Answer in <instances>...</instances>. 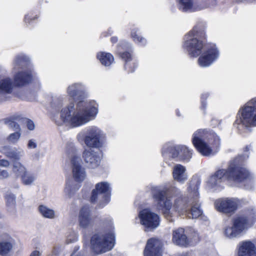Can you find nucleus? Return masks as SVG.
Listing matches in <instances>:
<instances>
[{"instance_id": "nucleus-56", "label": "nucleus", "mask_w": 256, "mask_h": 256, "mask_svg": "<svg viewBox=\"0 0 256 256\" xmlns=\"http://www.w3.org/2000/svg\"><path fill=\"white\" fill-rule=\"evenodd\" d=\"M71 256H75L74 254H72Z\"/></svg>"}, {"instance_id": "nucleus-48", "label": "nucleus", "mask_w": 256, "mask_h": 256, "mask_svg": "<svg viewBox=\"0 0 256 256\" xmlns=\"http://www.w3.org/2000/svg\"><path fill=\"white\" fill-rule=\"evenodd\" d=\"M64 192L66 194H68V196H70L72 194V192H71V186L69 184H66L64 188Z\"/></svg>"}, {"instance_id": "nucleus-30", "label": "nucleus", "mask_w": 256, "mask_h": 256, "mask_svg": "<svg viewBox=\"0 0 256 256\" xmlns=\"http://www.w3.org/2000/svg\"><path fill=\"white\" fill-rule=\"evenodd\" d=\"M84 141L86 146L90 148H98L102 147L105 142L104 140L88 135L85 136Z\"/></svg>"}, {"instance_id": "nucleus-23", "label": "nucleus", "mask_w": 256, "mask_h": 256, "mask_svg": "<svg viewBox=\"0 0 256 256\" xmlns=\"http://www.w3.org/2000/svg\"><path fill=\"white\" fill-rule=\"evenodd\" d=\"M14 79L16 84L18 86H24L33 80V76L30 72L20 71L14 76Z\"/></svg>"}, {"instance_id": "nucleus-25", "label": "nucleus", "mask_w": 256, "mask_h": 256, "mask_svg": "<svg viewBox=\"0 0 256 256\" xmlns=\"http://www.w3.org/2000/svg\"><path fill=\"white\" fill-rule=\"evenodd\" d=\"M172 241L174 244L186 246L188 244V240L182 228H178L173 232Z\"/></svg>"}, {"instance_id": "nucleus-17", "label": "nucleus", "mask_w": 256, "mask_h": 256, "mask_svg": "<svg viewBox=\"0 0 256 256\" xmlns=\"http://www.w3.org/2000/svg\"><path fill=\"white\" fill-rule=\"evenodd\" d=\"M110 188L109 184L106 182H101L97 184L96 186V188L92 192L91 196V201L94 202L99 198H104L106 204L109 200V198L106 196L110 192Z\"/></svg>"}, {"instance_id": "nucleus-44", "label": "nucleus", "mask_w": 256, "mask_h": 256, "mask_svg": "<svg viewBox=\"0 0 256 256\" xmlns=\"http://www.w3.org/2000/svg\"><path fill=\"white\" fill-rule=\"evenodd\" d=\"M10 166L9 160L6 159H0V166L3 168H8Z\"/></svg>"}, {"instance_id": "nucleus-11", "label": "nucleus", "mask_w": 256, "mask_h": 256, "mask_svg": "<svg viewBox=\"0 0 256 256\" xmlns=\"http://www.w3.org/2000/svg\"><path fill=\"white\" fill-rule=\"evenodd\" d=\"M138 216L140 224L148 230L155 229L160 225V216L149 209H144L140 210Z\"/></svg>"}, {"instance_id": "nucleus-15", "label": "nucleus", "mask_w": 256, "mask_h": 256, "mask_svg": "<svg viewBox=\"0 0 256 256\" xmlns=\"http://www.w3.org/2000/svg\"><path fill=\"white\" fill-rule=\"evenodd\" d=\"M82 158L87 166L91 168H97L101 161V157L98 154L90 148L84 150Z\"/></svg>"}, {"instance_id": "nucleus-34", "label": "nucleus", "mask_w": 256, "mask_h": 256, "mask_svg": "<svg viewBox=\"0 0 256 256\" xmlns=\"http://www.w3.org/2000/svg\"><path fill=\"white\" fill-rule=\"evenodd\" d=\"M28 64V60L23 56H18L14 62L13 70L20 68L23 69Z\"/></svg>"}, {"instance_id": "nucleus-6", "label": "nucleus", "mask_w": 256, "mask_h": 256, "mask_svg": "<svg viewBox=\"0 0 256 256\" xmlns=\"http://www.w3.org/2000/svg\"><path fill=\"white\" fill-rule=\"evenodd\" d=\"M236 122L246 128L256 126V97L251 99L240 109Z\"/></svg>"}, {"instance_id": "nucleus-18", "label": "nucleus", "mask_w": 256, "mask_h": 256, "mask_svg": "<svg viewBox=\"0 0 256 256\" xmlns=\"http://www.w3.org/2000/svg\"><path fill=\"white\" fill-rule=\"evenodd\" d=\"M237 256H256V248L250 241H244L238 246Z\"/></svg>"}, {"instance_id": "nucleus-47", "label": "nucleus", "mask_w": 256, "mask_h": 256, "mask_svg": "<svg viewBox=\"0 0 256 256\" xmlns=\"http://www.w3.org/2000/svg\"><path fill=\"white\" fill-rule=\"evenodd\" d=\"M130 46V44L126 43V42H120L118 44V48H122L123 49H126Z\"/></svg>"}, {"instance_id": "nucleus-55", "label": "nucleus", "mask_w": 256, "mask_h": 256, "mask_svg": "<svg viewBox=\"0 0 256 256\" xmlns=\"http://www.w3.org/2000/svg\"><path fill=\"white\" fill-rule=\"evenodd\" d=\"M80 134H78V140H80Z\"/></svg>"}, {"instance_id": "nucleus-4", "label": "nucleus", "mask_w": 256, "mask_h": 256, "mask_svg": "<svg viewBox=\"0 0 256 256\" xmlns=\"http://www.w3.org/2000/svg\"><path fill=\"white\" fill-rule=\"evenodd\" d=\"M204 29L202 24H198L185 36L184 48L191 56L197 57L202 53V39L205 37Z\"/></svg>"}, {"instance_id": "nucleus-2", "label": "nucleus", "mask_w": 256, "mask_h": 256, "mask_svg": "<svg viewBox=\"0 0 256 256\" xmlns=\"http://www.w3.org/2000/svg\"><path fill=\"white\" fill-rule=\"evenodd\" d=\"M240 158L232 161L227 170H220L211 176L208 181V186L210 188H216L225 180L240 182L250 176V174L239 164Z\"/></svg>"}, {"instance_id": "nucleus-39", "label": "nucleus", "mask_w": 256, "mask_h": 256, "mask_svg": "<svg viewBox=\"0 0 256 256\" xmlns=\"http://www.w3.org/2000/svg\"><path fill=\"white\" fill-rule=\"evenodd\" d=\"M21 136V132H16L9 134L7 137V141L11 144H16L18 142Z\"/></svg>"}, {"instance_id": "nucleus-14", "label": "nucleus", "mask_w": 256, "mask_h": 256, "mask_svg": "<svg viewBox=\"0 0 256 256\" xmlns=\"http://www.w3.org/2000/svg\"><path fill=\"white\" fill-rule=\"evenodd\" d=\"M178 9L184 12H193L208 7L200 2L194 0H177Z\"/></svg>"}, {"instance_id": "nucleus-29", "label": "nucleus", "mask_w": 256, "mask_h": 256, "mask_svg": "<svg viewBox=\"0 0 256 256\" xmlns=\"http://www.w3.org/2000/svg\"><path fill=\"white\" fill-rule=\"evenodd\" d=\"M27 170L26 166L22 162L18 161L12 162V172L16 178H20Z\"/></svg>"}, {"instance_id": "nucleus-19", "label": "nucleus", "mask_w": 256, "mask_h": 256, "mask_svg": "<svg viewBox=\"0 0 256 256\" xmlns=\"http://www.w3.org/2000/svg\"><path fill=\"white\" fill-rule=\"evenodd\" d=\"M14 246V241L10 236H0V256H5L11 252Z\"/></svg>"}, {"instance_id": "nucleus-16", "label": "nucleus", "mask_w": 256, "mask_h": 256, "mask_svg": "<svg viewBox=\"0 0 256 256\" xmlns=\"http://www.w3.org/2000/svg\"><path fill=\"white\" fill-rule=\"evenodd\" d=\"M162 246L160 240L155 238L148 240L144 250V256H162Z\"/></svg>"}, {"instance_id": "nucleus-32", "label": "nucleus", "mask_w": 256, "mask_h": 256, "mask_svg": "<svg viewBox=\"0 0 256 256\" xmlns=\"http://www.w3.org/2000/svg\"><path fill=\"white\" fill-rule=\"evenodd\" d=\"M92 137L99 138L105 140L106 136L104 132L96 126H91L88 128L86 132V134Z\"/></svg>"}, {"instance_id": "nucleus-40", "label": "nucleus", "mask_w": 256, "mask_h": 256, "mask_svg": "<svg viewBox=\"0 0 256 256\" xmlns=\"http://www.w3.org/2000/svg\"><path fill=\"white\" fill-rule=\"evenodd\" d=\"M132 37L136 42L142 45H144L146 44V40L144 38H141L140 36L136 34V32L135 31L132 32Z\"/></svg>"}, {"instance_id": "nucleus-50", "label": "nucleus", "mask_w": 256, "mask_h": 256, "mask_svg": "<svg viewBox=\"0 0 256 256\" xmlns=\"http://www.w3.org/2000/svg\"><path fill=\"white\" fill-rule=\"evenodd\" d=\"M214 136L215 141H216V146H219L220 142V138L217 136Z\"/></svg>"}, {"instance_id": "nucleus-12", "label": "nucleus", "mask_w": 256, "mask_h": 256, "mask_svg": "<svg viewBox=\"0 0 256 256\" xmlns=\"http://www.w3.org/2000/svg\"><path fill=\"white\" fill-rule=\"evenodd\" d=\"M214 205L218 212L232 214L236 210L238 200L234 198H220L215 202Z\"/></svg>"}, {"instance_id": "nucleus-22", "label": "nucleus", "mask_w": 256, "mask_h": 256, "mask_svg": "<svg viewBox=\"0 0 256 256\" xmlns=\"http://www.w3.org/2000/svg\"><path fill=\"white\" fill-rule=\"evenodd\" d=\"M85 92V88L80 83L72 84L66 88L68 96L73 100L84 95Z\"/></svg>"}, {"instance_id": "nucleus-24", "label": "nucleus", "mask_w": 256, "mask_h": 256, "mask_svg": "<svg viewBox=\"0 0 256 256\" xmlns=\"http://www.w3.org/2000/svg\"><path fill=\"white\" fill-rule=\"evenodd\" d=\"M172 177L177 182L184 183L188 178L186 168L181 164H176L173 168Z\"/></svg>"}, {"instance_id": "nucleus-21", "label": "nucleus", "mask_w": 256, "mask_h": 256, "mask_svg": "<svg viewBox=\"0 0 256 256\" xmlns=\"http://www.w3.org/2000/svg\"><path fill=\"white\" fill-rule=\"evenodd\" d=\"M0 151L6 156L11 159L19 160L24 155V151L21 148H11L8 146H2Z\"/></svg>"}, {"instance_id": "nucleus-51", "label": "nucleus", "mask_w": 256, "mask_h": 256, "mask_svg": "<svg viewBox=\"0 0 256 256\" xmlns=\"http://www.w3.org/2000/svg\"><path fill=\"white\" fill-rule=\"evenodd\" d=\"M58 253V250L56 248H54L52 252V256H56Z\"/></svg>"}, {"instance_id": "nucleus-37", "label": "nucleus", "mask_w": 256, "mask_h": 256, "mask_svg": "<svg viewBox=\"0 0 256 256\" xmlns=\"http://www.w3.org/2000/svg\"><path fill=\"white\" fill-rule=\"evenodd\" d=\"M21 180L23 184L26 186L31 185L36 180L35 176L29 172L28 170L21 177Z\"/></svg>"}, {"instance_id": "nucleus-20", "label": "nucleus", "mask_w": 256, "mask_h": 256, "mask_svg": "<svg viewBox=\"0 0 256 256\" xmlns=\"http://www.w3.org/2000/svg\"><path fill=\"white\" fill-rule=\"evenodd\" d=\"M78 222L80 226L83 228H87L92 225L93 222L88 206H84L80 209L78 216Z\"/></svg>"}, {"instance_id": "nucleus-26", "label": "nucleus", "mask_w": 256, "mask_h": 256, "mask_svg": "<svg viewBox=\"0 0 256 256\" xmlns=\"http://www.w3.org/2000/svg\"><path fill=\"white\" fill-rule=\"evenodd\" d=\"M190 202L186 197H180L176 199L174 205V209L180 214H185L189 208Z\"/></svg>"}, {"instance_id": "nucleus-52", "label": "nucleus", "mask_w": 256, "mask_h": 256, "mask_svg": "<svg viewBox=\"0 0 256 256\" xmlns=\"http://www.w3.org/2000/svg\"><path fill=\"white\" fill-rule=\"evenodd\" d=\"M118 41V38L116 37H112L111 38V42L112 43H115Z\"/></svg>"}, {"instance_id": "nucleus-46", "label": "nucleus", "mask_w": 256, "mask_h": 256, "mask_svg": "<svg viewBox=\"0 0 256 256\" xmlns=\"http://www.w3.org/2000/svg\"><path fill=\"white\" fill-rule=\"evenodd\" d=\"M208 96V93H204L203 94H202V106L204 108H206V104L204 103V100H206Z\"/></svg>"}, {"instance_id": "nucleus-33", "label": "nucleus", "mask_w": 256, "mask_h": 256, "mask_svg": "<svg viewBox=\"0 0 256 256\" xmlns=\"http://www.w3.org/2000/svg\"><path fill=\"white\" fill-rule=\"evenodd\" d=\"M38 210L41 215L45 218L52 219L55 217V212L46 206H40Z\"/></svg>"}, {"instance_id": "nucleus-45", "label": "nucleus", "mask_w": 256, "mask_h": 256, "mask_svg": "<svg viewBox=\"0 0 256 256\" xmlns=\"http://www.w3.org/2000/svg\"><path fill=\"white\" fill-rule=\"evenodd\" d=\"M26 123L28 128L29 130H32L34 129L35 126L34 122L32 120H26Z\"/></svg>"}, {"instance_id": "nucleus-9", "label": "nucleus", "mask_w": 256, "mask_h": 256, "mask_svg": "<svg viewBox=\"0 0 256 256\" xmlns=\"http://www.w3.org/2000/svg\"><path fill=\"white\" fill-rule=\"evenodd\" d=\"M68 154L74 178L76 182H82L86 178V174L85 168L82 165L80 158L78 156L75 148H72L70 152H68Z\"/></svg>"}, {"instance_id": "nucleus-13", "label": "nucleus", "mask_w": 256, "mask_h": 256, "mask_svg": "<svg viewBox=\"0 0 256 256\" xmlns=\"http://www.w3.org/2000/svg\"><path fill=\"white\" fill-rule=\"evenodd\" d=\"M218 56V52L214 45L206 50L198 59V64L202 67L210 66Z\"/></svg>"}, {"instance_id": "nucleus-8", "label": "nucleus", "mask_w": 256, "mask_h": 256, "mask_svg": "<svg viewBox=\"0 0 256 256\" xmlns=\"http://www.w3.org/2000/svg\"><path fill=\"white\" fill-rule=\"evenodd\" d=\"M188 191L192 194L193 198L190 199L189 208L187 212L185 214L189 218H196L202 214V211L200 208V204L198 202V186L200 184V181L196 179H192L190 182Z\"/></svg>"}, {"instance_id": "nucleus-10", "label": "nucleus", "mask_w": 256, "mask_h": 256, "mask_svg": "<svg viewBox=\"0 0 256 256\" xmlns=\"http://www.w3.org/2000/svg\"><path fill=\"white\" fill-rule=\"evenodd\" d=\"M208 134L203 130H198L192 136V142L194 146L202 155L209 156L214 154V152L204 141Z\"/></svg>"}, {"instance_id": "nucleus-49", "label": "nucleus", "mask_w": 256, "mask_h": 256, "mask_svg": "<svg viewBox=\"0 0 256 256\" xmlns=\"http://www.w3.org/2000/svg\"><path fill=\"white\" fill-rule=\"evenodd\" d=\"M30 256H40V254L38 251L34 250L31 253Z\"/></svg>"}, {"instance_id": "nucleus-1", "label": "nucleus", "mask_w": 256, "mask_h": 256, "mask_svg": "<svg viewBox=\"0 0 256 256\" xmlns=\"http://www.w3.org/2000/svg\"><path fill=\"white\" fill-rule=\"evenodd\" d=\"M98 112V104L94 102L80 101L76 104H70L63 108L60 112L58 125L67 122L72 127L84 125L92 120Z\"/></svg>"}, {"instance_id": "nucleus-41", "label": "nucleus", "mask_w": 256, "mask_h": 256, "mask_svg": "<svg viewBox=\"0 0 256 256\" xmlns=\"http://www.w3.org/2000/svg\"><path fill=\"white\" fill-rule=\"evenodd\" d=\"M6 124L10 128L16 130V132H21L19 124L16 122L12 120H8L6 122Z\"/></svg>"}, {"instance_id": "nucleus-42", "label": "nucleus", "mask_w": 256, "mask_h": 256, "mask_svg": "<svg viewBox=\"0 0 256 256\" xmlns=\"http://www.w3.org/2000/svg\"><path fill=\"white\" fill-rule=\"evenodd\" d=\"M10 176V174L7 170L0 168V179L7 178Z\"/></svg>"}, {"instance_id": "nucleus-35", "label": "nucleus", "mask_w": 256, "mask_h": 256, "mask_svg": "<svg viewBox=\"0 0 256 256\" xmlns=\"http://www.w3.org/2000/svg\"><path fill=\"white\" fill-rule=\"evenodd\" d=\"M6 206L9 211L14 212L16 208V196L11 193H8L6 196Z\"/></svg>"}, {"instance_id": "nucleus-3", "label": "nucleus", "mask_w": 256, "mask_h": 256, "mask_svg": "<svg viewBox=\"0 0 256 256\" xmlns=\"http://www.w3.org/2000/svg\"><path fill=\"white\" fill-rule=\"evenodd\" d=\"M180 193V190L172 186L152 188V194L155 202H156L157 208L162 210L166 218L171 216L170 210L172 208L170 200L167 198L166 196L176 195Z\"/></svg>"}, {"instance_id": "nucleus-54", "label": "nucleus", "mask_w": 256, "mask_h": 256, "mask_svg": "<svg viewBox=\"0 0 256 256\" xmlns=\"http://www.w3.org/2000/svg\"><path fill=\"white\" fill-rule=\"evenodd\" d=\"M28 16H25L24 20H25V22H26V20H27V19H28Z\"/></svg>"}, {"instance_id": "nucleus-7", "label": "nucleus", "mask_w": 256, "mask_h": 256, "mask_svg": "<svg viewBox=\"0 0 256 256\" xmlns=\"http://www.w3.org/2000/svg\"><path fill=\"white\" fill-rule=\"evenodd\" d=\"M114 236L112 232L103 234L99 233L94 234L91 238V248L94 252L100 254L106 252L114 246Z\"/></svg>"}, {"instance_id": "nucleus-53", "label": "nucleus", "mask_w": 256, "mask_h": 256, "mask_svg": "<svg viewBox=\"0 0 256 256\" xmlns=\"http://www.w3.org/2000/svg\"><path fill=\"white\" fill-rule=\"evenodd\" d=\"M180 256H188V254H180Z\"/></svg>"}, {"instance_id": "nucleus-28", "label": "nucleus", "mask_w": 256, "mask_h": 256, "mask_svg": "<svg viewBox=\"0 0 256 256\" xmlns=\"http://www.w3.org/2000/svg\"><path fill=\"white\" fill-rule=\"evenodd\" d=\"M14 84L12 79L8 77L0 78V92L10 94L13 90Z\"/></svg>"}, {"instance_id": "nucleus-31", "label": "nucleus", "mask_w": 256, "mask_h": 256, "mask_svg": "<svg viewBox=\"0 0 256 256\" xmlns=\"http://www.w3.org/2000/svg\"><path fill=\"white\" fill-rule=\"evenodd\" d=\"M97 58L102 64L105 66H110L114 60V56L110 53L100 52L97 54Z\"/></svg>"}, {"instance_id": "nucleus-38", "label": "nucleus", "mask_w": 256, "mask_h": 256, "mask_svg": "<svg viewBox=\"0 0 256 256\" xmlns=\"http://www.w3.org/2000/svg\"><path fill=\"white\" fill-rule=\"evenodd\" d=\"M64 98L62 96H54L52 98L51 106L53 108H60L63 104Z\"/></svg>"}, {"instance_id": "nucleus-5", "label": "nucleus", "mask_w": 256, "mask_h": 256, "mask_svg": "<svg viewBox=\"0 0 256 256\" xmlns=\"http://www.w3.org/2000/svg\"><path fill=\"white\" fill-rule=\"evenodd\" d=\"M252 225V222L245 215L236 216L232 220V225L225 228L224 234L230 239L239 237Z\"/></svg>"}, {"instance_id": "nucleus-27", "label": "nucleus", "mask_w": 256, "mask_h": 256, "mask_svg": "<svg viewBox=\"0 0 256 256\" xmlns=\"http://www.w3.org/2000/svg\"><path fill=\"white\" fill-rule=\"evenodd\" d=\"M174 152L172 154L173 158L179 157L183 160H188L192 157V152L184 146H177L174 148Z\"/></svg>"}, {"instance_id": "nucleus-36", "label": "nucleus", "mask_w": 256, "mask_h": 256, "mask_svg": "<svg viewBox=\"0 0 256 256\" xmlns=\"http://www.w3.org/2000/svg\"><path fill=\"white\" fill-rule=\"evenodd\" d=\"M118 52L122 58L126 62L124 65L125 68L128 70V72H132L134 70L128 64V62L132 60V55L130 53L126 52H120V50H118Z\"/></svg>"}, {"instance_id": "nucleus-43", "label": "nucleus", "mask_w": 256, "mask_h": 256, "mask_svg": "<svg viewBox=\"0 0 256 256\" xmlns=\"http://www.w3.org/2000/svg\"><path fill=\"white\" fill-rule=\"evenodd\" d=\"M37 146V144L34 140L31 139L28 141V148L30 149L36 148Z\"/></svg>"}]
</instances>
